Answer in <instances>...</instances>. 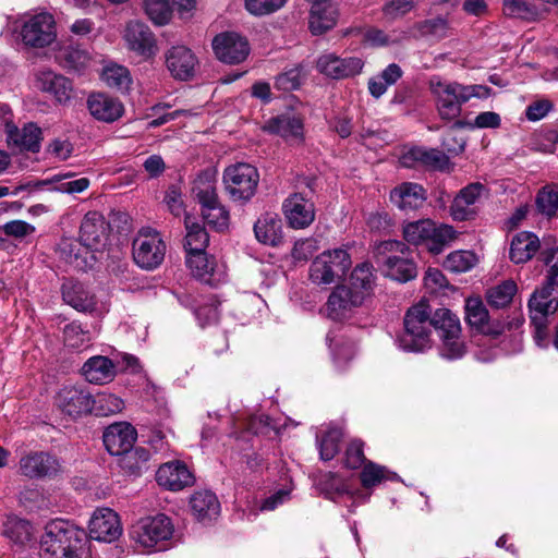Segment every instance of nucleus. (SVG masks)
I'll return each instance as SVG.
<instances>
[{
	"label": "nucleus",
	"instance_id": "1",
	"mask_svg": "<svg viewBox=\"0 0 558 558\" xmlns=\"http://www.w3.org/2000/svg\"><path fill=\"white\" fill-rule=\"evenodd\" d=\"M428 89L435 100L439 118L450 122L458 119L462 106L471 98L484 97L488 88L482 85H463L458 82L442 80L433 75L428 80Z\"/></svg>",
	"mask_w": 558,
	"mask_h": 558
},
{
	"label": "nucleus",
	"instance_id": "2",
	"mask_svg": "<svg viewBox=\"0 0 558 558\" xmlns=\"http://www.w3.org/2000/svg\"><path fill=\"white\" fill-rule=\"evenodd\" d=\"M538 259L547 267L545 280L531 295L527 306L531 319H548L558 310V246L544 250Z\"/></svg>",
	"mask_w": 558,
	"mask_h": 558
},
{
	"label": "nucleus",
	"instance_id": "3",
	"mask_svg": "<svg viewBox=\"0 0 558 558\" xmlns=\"http://www.w3.org/2000/svg\"><path fill=\"white\" fill-rule=\"evenodd\" d=\"M40 558H86L78 533L64 521L46 525L40 541Z\"/></svg>",
	"mask_w": 558,
	"mask_h": 558
},
{
	"label": "nucleus",
	"instance_id": "4",
	"mask_svg": "<svg viewBox=\"0 0 558 558\" xmlns=\"http://www.w3.org/2000/svg\"><path fill=\"white\" fill-rule=\"evenodd\" d=\"M433 315L429 304L420 301L411 306L404 316V332L399 345L409 352H422L432 345Z\"/></svg>",
	"mask_w": 558,
	"mask_h": 558
},
{
	"label": "nucleus",
	"instance_id": "5",
	"mask_svg": "<svg viewBox=\"0 0 558 558\" xmlns=\"http://www.w3.org/2000/svg\"><path fill=\"white\" fill-rule=\"evenodd\" d=\"M376 262L384 267L387 277L407 282L417 276V267L412 251L397 240L383 241L375 247Z\"/></svg>",
	"mask_w": 558,
	"mask_h": 558
},
{
	"label": "nucleus",
	"instance_id": "6",
	"mask_svg": "<svg viewBox=\"0 0 558 558\" xmlns=\"http://www.w3.org/2000/svg\"><path fill=\"white\" fill-rule=\"evenodd\" d=\"M433 329L440 339L439 353L447 360L461 359L466 351L459 317L448 308L433 314Z\"/></svg>",
	"mask_w": 558,
	"mask_h": 558
},
{
	"label": "nucleus",
	"instance_id": "7",
	"mask_svg": "<svg viewBox=\"0 0 558 558\" xmlns=\"http://www.w3.org/2000/svg\"><path fill=\"white\" fill-rule=\"evenodd\" d=\"M351 265L348 247L327 250L311 263L308 278L316 286H329L342 279Z\"/></svg>",
	"mask_w": 558,
	"mask_h": 558
},
{
	"label": "nucleus",
	"instance_id": "8",
	"mask_svg": "<svg viewBox=\"0 0 558 558\" xmlns=\"http://www.w3.org/2000/svg\"><path fill=\"white\" fill-rule=\"evenodd\" d=\"M403 236L414 245H424L430 253L439 254L454 238L451 226H436L432 220L424 219L409 222L403 227Z\"/></svg>",
	"mask_w": 558,
	"mask_h": 558
},
{
	"label": "nucleus",
	"instance_id": "9",
	"mask_svg": "<svg viewBox=\"0 0 558 558\" xmlns=\"http://www.w3.org/2000/svg\"><path fill=\"white\" fill-rule=\"evenodd\" d=\"M174 532L173 524L165 514L145 517L137 520L131 527L130 537L137 548L162 549Z\"/></svg>",
	"mask_w": 558,
	"mask_h": 558
},
{
	"label": "nucleus",
	"instance_id": "10",
	"mask_svg": "<svg viewBox=\"0 0 558 558\" xmlns=\"http://www.w3.org/2000/svg\"><path fill=\"white\" fill-rule=\"evenodd\" d=\"M166 250L161 234L151 228H142L132 243L135 264L146 270H153L163 262Z\"/></svg>",
	"mask_w": 558,
	"mask_h": 558
},
{
	"label": "nucleus",
	"instance_id": "11",
	"mask_svg": "<svg viewBox=\"0 0 558 558\" xmlns=\"http://www.w3.org/2000/svg\"><path fill=\"white\" fill-rule=\"evenodd\" d=\"M258 181L257 169L248 163L232 165L223 172L226 191L233 201H248L255 194Z\"/></svg>",
	"mask_w": 558,
	"mask_h": 558
},
{
	"label": "nucleus",
	"instance_id": "12",
	"mask_svg": "<svg viewBox=\"0 0 558 558\" xmlns=\"http://www.w3.org/2000/svg\"><path fill=\"white\" fill-rule=\"evenodd\" d=\"M57 37L54 19L49 13L33 15L24 22L21 29L22 41L33 48H44Z\"/></svg>",
	"mask_w": 558,
	"mask_h": 558
},
{
	"label": "nucleus",
	"instance_id": "13",
	"mask_svg": "<svg viewBox=\"0 0 558 558\" xmlns=\"http://www.w3.org/2000/svg\"><path fill=\"white\" fill-rule=\"evenodd\" d=\"M20 473L28 478H51L63 471L61 461L46 451H33L19 462Z\"/></svg>",
	"mask_w": 558,
	"mask_h": 558
},
{
	"label": "nucleus",
	"instance_id": "14",
	"mask_svg": "<svg viewBox=\"0 0 558 558\" xmlns=\"http://www.w3.org/2000/svg\"><path fill=\"white\" fill-rule=\"evenodd\" d=\"M165 63L173 78L187 81L194 76L198 59L186 46L175 45L165 52Z\"/></svg>",
	"mask_w": 558,
	"mask_h": 558
},
{
	"label": "nucleus",
	"instance_id": "15",
	"mask_svg": "<svg viewBox=\"0 0 558 558\" xmlns=\"http://www.w3.org/2000/svg\"><path fill=\"white\" fill-rule=\"evenodd\" d=\"M282 213L292 229H305L315 220L314 203L301 193H293L282 204Z\"/></svg>",
	"mask_w": 558,
	"mask_h": 558
},
{
	"label": "nucleus",
	"instance_id": "16",
	"mask_svg": "<svg viewBox=\"0 0 558 558\" xmlns=\"http://www.w3.org/2000/svg\"><path fill=\"white\" fill-rule=\"evenodd\" d=\"M126 48L137 56L148 59L156 53L157 45L150 28L138 21L129 22L123 32Z\"/></svg>",
	"mask_w": 558,
	"mask_h": 558
},
{
	"label": "nucleus",
	"instance_id": "17",
	"mask_svg": "<svg viewBox=\"0 0 558 558\" xmlns=\"http://www.w3.org/2000/svg\"><path fill=\"white\" fill-rule=\"evenodd\" d=\"M216 57L229 64L244 61L250 53L247 40L236 33H221L213 40Z\"/></svg>",
	"mask_w": 558,
	"mask_h": 558
},
{
	"label": "nucleus",
	"instance_id": "18",
	"mask_svg": "<svg viewBox=\"0 0 558 558\" xmlns=\"http://www.w3.org/2000/svg\"><path fill=\"white\" fill-rule=\"evenodd\" d=\"M90 537L111 543L122 534V525L119 515L110 508H98L94 511L89 520Z\"/></svg>",
	"mask_w": 558,
	"mask_h": 558
},
{
	"label": "nucleus",
	"instance_id": "19",
	"mask_svg": "<svg viewBox=\"0 0 558 558\" xmlns=\"http://www.w3.org/2000/svg\"><path fill=\"white\" fill-rule=\"evenodd\" d=\"M185 263L193 277L207 284L216 286L225 279L222 267L218 266L215 257H208L205 251L187 253Z\"/></svg>",
	"mask_w": 558,
	"mask_h": 558
},
{
	"label": "nucleus",
	"instance_id": "20",
	"mask_svg": "<svg viewBox=\"0 0 558 558\" xmlns=\"http://www.w3.org/2000/svg\"><path fill=\"white\" fill-rule=\"evenodd\" d=\"M363 303L359 293H354L345 284H340L330 293L326 303V313L329 318L341 320Z\"/></svg>",
	"mask_w": 558,
	"mask_h": 558
},
{
	"label": "nucleus",
	"instance_id": "21",
	"mask_svg": "<svg viewBox=\"0 0 558 558\" xmlns=\"http://www.w3.org/2000/svg\"><path fill=\"white\" fill-rule=\"evenodd\" d=\"M56 402L64 414L77 417L90 413L92 395L81 387L68 386L58 392Z\"/></svg>",
	"mask_w": 558,
	"mask_h": 558
},
{
	"label": "nucleus",
	"instance_id": "22",
	"mask_svg": "<svg viewBox=\"0 0 558 558\" xmlns=\"http://www.w3.org/2000/svg\"><path fill=\"white\" fill-rule=\"evenodd\" d=\"M109 235V225L105 217L97 211L85 215L80 230V239L90 251H98L105 246Z\"/></svg>",
	"mask_w": 558,
	"mask_h": 558
},
{
	"label": "nucleus",
	"instance_id": "23",
	"mask_svg": "<svg viewBox=\"0 0 558 558\" xmlns=\"http://www.w3.org/2000/svg\"><path fill=\"white\" fill-rule=\"evenodd\" d=\"M317 69L331 78L341 80L359 74L363 69V61L356 57L339 58L327 53L317 60Z\"/></svg>",
	"mask_w": 558,
	"mask_h": 558
},
{
	"label": "nucleus",
	"instance_id": "24",
	"mask_svg": "<svg viewBox=\"0 0 558 558\" xmlns=\"http://www.w3.org/2000/svg\"><path fill=\"white\" fill-rule=\"evenodd\" d=\"M486 191L485 186L478 182L470 183L454 197L451 206L450 214L457 221H464L473 218L476 215V204Z\"/></svg>",
	"mask_w": 558,
	"mask_h": 558
},
{
	"label": "nucleus",
	"instance_id": "25",
	"mask_svg": "<svg viewBox=\"0 0 558 558\" xmlns=\"http://www.w3.org/2000/svg\"><path fill=\"white\" fill-rule=\"evenodd\" d=\"M102 438L108 452L121 457L132 449L136 439V432L129 423H114L107 427Z\"/></svg>",
	"mask_w": 558,
	"mask_h": 558
},
{
	"label": "nucleus",
	"instance_id": "26",
	"mask_svg": "<svg viewBox=\"0 0 558 558\" xmlns=\"http://www.w3.org/2000/svg\"><path fill=\"white\" fill-rule=\"evenodd\" d=\"M157 483L170 490H181L193 483V476L185 464L173 461L159 466Z\"/></svg>",
	"mask_w": 558,
	"mask_h": 558
},
{
	"label": "nucleus",
	"instance_id": "27",
	"mask_svg": "<svg viewBox=\"0 0 558 558\" xmlns=\"http://www.w3.org/2000/svg\"><path fill=\"white\" fill-rule=\"evenodd\" d=\"M90 114L104 122H113L121 118L124 108L120 100L107 94H92L87 99Z\"/></svg>",
	"mask_w": 558,
	"mask_h": 558
},
{
	"label": "nucleus",
	"instance_id": "28",
	"mask_svg": "<svg viewBox=\"0 0 558 558\" xmlns=\"http://www.w3.org/2000/svg\"><path fill=\"white\" fill-rule=\"evenodd\" d=\"M37 87L51 94L60 104H65L72 97V84L65 76L50 70H44L36 75Z\"/></svg>",
	"mask_w": 558,
	"mask_h": 558
},
{
	"label": "nucleus",
	"instance_id": "29",
	"mask_svg": "<svg viewBox=\"0 0 558 558\" xmlns=\"http://www.w3.org/2000/svg\"><path fill=\"white\" fill-rule=\"evenodd\" d=\"M82 374L92 384L105 385L114 379L117 365L107 356L96 355L84 363Z\"/></svg>",
	"mask_w": 558,
	"mask_h": 558
},
{
	"label": "nucleus",
	"instance_id": "30",
	"mask_svg": "<svg viewBox=\"0 0 558 558\" xmlns=\"http://www.w3.org/2000/svg\"><path fill=\"white\" fill-rule=\"evenodd\" d=\"M539 250L538 236L530 231H521L511 240L509 257L514 264H523L531 260Z\"/></svg>",
	"mask_w": 558,
	"mask_h": 558
},
{
	"label": "nucleus",
	"instance_id": "31",
	"mask_svg": "<svg viewBox=\"0 0 558 558\" xmlns=\"http://www.w3.org/2000/svg\"><path fill=\"white\" fill-rule=\"evenodd\" d=\"M390 199L402 210L417 209L426 201V191L417 183L404 182L391 191Z\"/></svg>",
	"mask_w": 558,
	"mask_h": 558
},
{
	"label": "nucleus",
	"instance_id": "32",
	"mask_svg": "<svg viewBox=\"0 0 558 558\" xmlns=\"http://www.w3.org/2000/svg\"><path fill=\"white\" fill-rule=\"evenodd\" d=\"M59 250L62 258L80 270H85L87 267L92 266V262L95 259L90 248L86 247L81 239H62L59 244Z\"/></svg>",
	"mask_w": 558,
	"mask_h": 558
},
{
	"label": "nucleus",
	"instance_id": "33",
	"mask_svg": "<svg viewBox=\"0 0 558 558\" xmlns=\"http://www.w3.org/2000/svg\"><path fill=\"white\" fill-rule=\"evenodd\" d=\"M254 233L258 242L277 246L282 241V221L277 214L266 213L254 225Z\"/></svg>",
	"mask_w": 558,
	"mask_h": 558
},
{
	"label": "nucleus",
	"instance_id": "34",
	"mask_svg": "<svg viewBox=\"0 0 558 558\" xmlns=\"http://www.w3.org/2000/svg\"><path fill=\"white\" fill-rule=\"evenodd\" d=\"M339 12L335 3L311 5L308 26L313 35H322L332 29L338 21Z\"/></svg>",
	"mask_w": 558,
	"mask_h": 558
},
{
	"label": "nucleus",
	"instance_id": "35",
	"mask_svg": "<svg viewBox=\"0 0 558 558\" xmlns=\"http://www.w3.org/2000/svg\"><path fill=\"white\" fill-rule=\"evenodd\" d=\"M194 517L201 522L215 520L220 513V504L209 490L196 492L190 500Z\"/></svg>",
	"mask_w": 558,
	"mask_h": 558
},
{
	"label": "nucleus",
	"instance_id": "36",
	"mask_svg": "<svg viewBox=\"0 0 558 558\" xmlns=\"http://www.w3.org/2000/svg\"><path fill=\"white\" fill-rule=\"evenodd\" d=\"M411 161H418L424 166L438 170L449 168L450 161L448 156L438 149H426L422 147L411 148L402 158V162L407 167H411Z\"/></svg>",
	"mask_w": 558,
	"mask_h": 558
},
{
	"label": "nucleus",
	"instance_id": "37",
	"mask_svg": "<svg viewBox=\"0 0 558 558\" xmlns=\"http://www.w3.org/2000/svg\"><path fill=\"white\" fill-rule=\"evenodd\" d=\"M62 298L66 304L80 312L95 308V298L80 282L66 281L62 284Z\"/></svg>",
	"mask_w": 558,
	"mask_h": 558
},
{
	"label": "nucleus",
	"instance_id": "38",
	"mask_svg": "<svg viewBox=\"0 0 558 558\" xmlns=\"http://www.w3.org/2000/svg\"><path fill=\"white\" fill-rule=\"evenodd\" d=\"M375 279L373 266L368 263H362L352 270L347 287L354 293H359L361 300L365 301L374 290Z\"/></svg>",
	"mask_w": 558,
	"mask_h": 558
},
{
	"label": "nucleus",
	"instance_id": "39",
	"mask_svg": "<svg viewBox=\"0 0 558 558\" xmlns=\"http://www.w3.org/2000/svg\"><path fill=\"white\" fill-rule=\"evenodd\" d=\"M41 130L34 123L24 125L21 130L15 126L8 129V140L21 149L38 151Z\"/></svg>",
	"mask_w": 558,
	"mask_h": 558
},
{
	"label": "nucleus",
	"instance_id": "40",
	"mask_svg": "<svg viewBox=\"0 0 558 558\" xmlns=\"http://www.w3.org/2000/svg\"><path fill=\"white\" fill-rule=\"evenodd\" d=\"M264 129L284 138H301L303 122L294 114H282L269 120Z\"/></svg>",
	"mask_w": 558,
	"mask_h": 558
},
{
	"label": "nucleus",
	"instance_id": "41",
	"mask_svg": "<svg viewBox=\"0 0 558 558\" xmlns=\"http://www.w3.org/2000/svg\"><path fill=\"white\" fill-rule=\"evenodd\" d=\"M149 457L150 453L146 448L136 447L122 454L119 463L125 474L140 476L148 470Z\"/></svg>",
	"mask_w": 558,
	"mask_h": 558
},
{
	"label": "nucleus",
	"instance_id": "42",
	"mask_svg": "<svg viewBox=\"0 0 558 558\" xmlns=\"http://www.w3.org/2000/svg\"><path fill=\"white\" fill-rule=\"evenodd\" d=\"M185 229L184 248L186 254L205 251L209 243V235L206 229L190 216L185 217Z\"/></svg>",
	"mask_w": 558,
	"mask_h": 558
},
{
	"label": "nucleus",
	"instance_id": "43",
	"mask_svg": "<svg viewBox=\"0 0 558 558\" xmlns=\"http://www.w3.org/2000/svg\"><path fill=\"white\" fill-rule=\"evenodd\" d=\"M403 75V71L397 63H390L379 75L368 81V90L372 96L379 98L389 86L396 84Z\"/></svg>",
	"mask_w": 558,
	"mask_h": 558
},
{
	"label": "nucleus",
	"instance_id": "44",
	"mask_svg": "<svg viewBox=\"0 0 558 558\" xmlns=\"http://www.w3.org/2000/svg\"><path fill=\"white\" fill-rule=\"evenodd\" d=\"M192 191L201 206L205 204H214V202L218 201L215 171L205 170L201 172L194 181Z\"/></svg>",
	"mask_w": 558,
	"mask_h": 558
},
{
	"label": "nucleus",
	"instance_id": "45",
	"mask_svg": "<svg viewBox=\"0 0 558 558\" xmlns=\"http://www.w3.org/2000/svg\"><path fill=\"white\" fill-rule=\"evenodd\" d=\"M192 191L201 206L205 204H214V202L218 201L215 171L205 170L201 172L194 181Z\"/></svg>",
	"mask_w": 558,
	"mask_h": 558
},
{
	"label": "nucleus",
	"instance_id": "46",
	"mask_svg": "<svg viewBox=\"0 0 558 558\" xmlns=\"http://www.w3.org/2000/svg\"><path fill=\"white\" fill-rule=\"evenodd\" d=\"M535 206L538 214L553 219L558 217V185L547 184L536 194Z\"/></svg>",
	"mask_w": 558,
	"mask_h": 558
},
{
	"label": "nucleus",
	"instance_id": "47",
	"mask_svg": "<svg viewBox=\"0 0 558 558\" xmlns=\"http://www.w3.org/2000/svg\"><path fill=\"white\" fill-rule=\"evenodd\" d=\"M58 59L63 66L80 71L87 66L90 61V56L89 52L81 46L69 44L60 48Z\"/></svg>",
	"mask_w": 558,
	"mask_h": 558
},
{
	"label": "nucleus",
	"instance_id": "48",
	"mask_svg": "<svg viewBox=\"0 0 558 558\" xmlns=\"http://www.w3.org/2000/svg\"><path fill=\"white\" fill-rule=\"evenodd\" d=\"M123 408V400L112 393L101 392L96 397L92 396L90 413H94L97 416L117 414L120 413Z\"/></svg>",
	"mask_w": 558,
	"mask_h": 558
},
{
	"label": "nucleus",
	"instance_id": "49",
	"mask_svg": "<svg viewBox=\"0 0 558 558\" xmlns=\"http://www.w3.org/2000/svg\"><path fill=\"white\" fill-rule=\"evenodd\" d=\"M517 289V284L513 280H506L487 290V302L496 308L506 307L512 301Z\"/></svg>",
	"mask_w": 558,
	"mask_h": 558
},
{
	"label": "nucleus",
	"instance_id": "50",
	"mask_svg": "<svg viewBox=\"0 0 558 558\" xmlns=\"http://www.w3.org/2000/svg\"><path fill=\"white\" fill-rule=\"evenodd\" d=\"M102 81L112 88L128 89L132 80L129 70L119 64L107 65L101 73Z\"/></svg>",
	"mask_w": 558,
	"mask_h": 558
},
{
	"label": "nucleus",
	"instance_id": "51",
	"mask_svg": "<svg viewBox=\"0 0 558 558\" xmlns=\"http://www.w3.org/2000/svg\"><path fill=\"white\" fill-rule=\"evenodd\" d=\"M488 311L478 298H469L465 302V319L471 327L483 329L488 324Z\"/></svg>",
	"mask_w": 558,
	"mask_h": 558
},
{
	"label": "nucleus",
	"instance_id": "52",
	"mask_svg": "<svg viewBox=\"0 0 558 558\" xmlns=\"http://www.w3.org/2000/svg\"><path fill=\"white\" fill-rule=\"evenodd\" d=\"M476 264V256L471 251H454L450 253L444 267L451 272H466Z\"/></svg>",
	"mask_w": 558,
	"mask_h": 558
},
{
	"label": "nucleus",
	"instance_id": "53",
	"mask_svg": "<svg viewBox=\"0 0 558 558\" xmlns=\"http://www.w3.org/2000/svg\"><path fill=\"white\" fill-rule=\"evenodd\" d=\"M342 430L340 428H330L318 440L320 459L324 461L332 460L339 452V444L342 439Z\"/></svg>",
	"mask_w": 558,
	"mask_h": 558
},
{
	"label": "nucleus",
	"instance_id": "54",
	"mask_svg": "<svg viewBox=\"0 0 558 558\" xmlns=\"http://www.w3.org/2000/svg\"><path fill=\"white\" fill-rule=\"evenodd\" d=\"M202 215L204 220L211 227L222 230L228 226L229 214L219 201L214 204L202 205Z\"/></svg>",
	"mask_w": 558,
	"mask_h": 558
},
{
	"label": "nucleus",
	"instance_id": "55",
	"mask_svg": "<svg viewBox=\"0 0 558 558\" xmlns=\"http://www.w3.org/2000/svg\"><path fill=\"white\" fill-rule=\"evenodd\" d=\"M413 32L415 36L420 37L441 38L446 35L447 23L441 17L422 21L414 25Z\"/></svg>",
	"mask_w": 558,
	"mask_h": 558
},
{
	"label": "nucleus",
	"instance_id": "56",
	"mask_svg": "<svg viewBox=\"0 0 558 558\" xmlns=\"http://www.w3.org/2000/svg\"><path fill=\"white\" fill-rule=\"evenodd\" d=\"M63 340L68 347L78 349L90 341L89 331L83 329L81 324L72 322L63 329Z\"/></svg>",
	"mask_w": 558,
	"mask_h": 558
},
{
	"label": "nucleus",
	"instance_id": "57",
	"mask_svg": "<svg viewBox=\"0 0 558 558\" xmlns=\"http://www.w3.org/2000/svg\"><path fill=\"white\" fill-rule=\"evenodd\" d=\"M145 12L157 25H165L171 17L168 0H145Z\"/></svg>",
	"mask_w": 558,
	"mask_h": 558
},
{
	"label": "nucleus",
	"instance_id": "58",
	"mask_svg": "<svg viewBox=\"0 0 558 558\" xmlns=\"http://www.w3.org/2000/svg\"><path fill=\"white\" fill-rule=\"evenodd\" d=\"M504 13L510 17L529 19L535 10L529 0H504Z\"/></svg>",
	"mask_w": 558,
	"mask_h": 558
},
{
	"label": "nucleus",
	"instance_id": "59",
	"mask_svg": "<svg viewBox=\"0 0 558 558\" xmlns=\"http://www.w3.org/2000/svg\"><path fill=\"white\" fill-rule=\"evenodd\" d=\"M386 473L387 471L384 466L367 462L361 472V483L366 488L373 487L387 478Z\"/></svg>",
	"mask_w": 558,
	"mask_h": 558
},
{
	"label": "nucleus",
	"instance_id": "60",
	"mask_svg": "<svg viewBox=\"0 0 558 558\" xmlns=\"http://www.w3.org/2000/svg\"><path fill=\"white\" fill-rule=\"evenodd\" d=\"M302 83V71L299 68L291 69L276 77L275 86L283 92L298 89Z\"/></svg>",
	"mask_w": 558,
	"mask_h": 558
},
{
	"label": "nucleus",
	"instance_id": "61",
	"mask_svg": "<svg viewBox=\"0 0 558 558\" xmlns=\"http://www.w3.org/2000/svg\"><path fill=\"white\" fill-rule=\"evenodd\" d=\"M195 316L201 327L215 324L219 317L217 301L215 299H209L207 303L197 306L195 310Z\"/></svg>",
	"mask_w": 558,
	"mask_h": 558
},
{
	"label": "nucleus",
	"instance_id": "62",
	"mask_svg": "<svg viewBox=\"0 0 558 558\" xmlns=\"http://www.w3.org/2000/svg\"><path fill=\"white\" fill-rule=\"evenodd\" d=\"M286 0H245V8L254 15H265L279 10Z\"/></svg>",
	"mask_w": 558,
	"mask_h": 558
},
{
	"label": "nucleus",
	"instance_id": "63",
	"mask_svg": "<svg viewBox=\"0 0 558 558\" xmlns=\"http://www.w3.org/2000/svg\"><path fill=\"white\" fill-rule=\"evenodd\" d=\"M347 468L349 469H359L363 464H365V457L363 452V442L361 440H352L347 450H345V461Z\"/></svg>",
	"mask_w": 558,
	"mask_h": 558
},
{
	"label": "nucleus",
	"instance_id": "64",
	"mask_svg": "<svg viewBox=\"0 0 558 558\" xmlns=\"http://www.w3.org/2000/svg\"><path fill=\"white\" fill-rule=\"evenodd\" d=\"M2 231L8 236L22 239L35 232V227L24 220H11L2 226Z\"/></svg>",
	"mask_w": 558,
	"mask_h": 558
}]
</instances>
